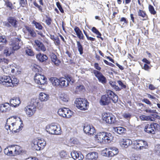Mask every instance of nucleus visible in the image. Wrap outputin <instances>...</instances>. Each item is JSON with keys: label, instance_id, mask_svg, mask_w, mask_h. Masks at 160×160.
I'll return each mask as SVG.
<instances>
[{"label": "nucleus", "instance_id": "14", "mask_svg": "<svg viewBox=\"0 0 160 160\" xmlns=\"http://www.w3.org/2000/svg\"><path fill=\"white\" fill-rule=\"evenodd\" d=\"M25 109L26 113L28 117L32 116L36 111L35 106H33V105L32 104L31 102L30 104L26 107Z\"/></svg>", "mask_w": 160, "mask_h": 160}, {"label": "nucleus", "instance_id": "2", "mask_svg": "<svg viewBox=\"0 0 160 160\" xmlns=\"http://www.w3.org/2000/svg\"><path fill=\"white\" fill-rule=\"evenodd\" d=\"M18 81L17 78H13L12 80L9 76H5L0 77V83L6 87L13 86L14 84H17Z\"/></svg>", "mask_w": 160, "mask_h": 160}, {"label": "nucleus", "instance_id": "31", "mask_svg": "<svg viewBox=\"0 0 160 160\" xmlns=\"http://www.w3.org/2000/svg\"><path fill=\"white\" fill-rule=\"evenodd\" d=\"M63 108L65 109V112H64L65 113L64 118H69L73 114V112L68 109H67L65 107Z\"/></svg>", "mask_w": 160, "mask_h": 160}, {"label": "nucleus", "instance_id": "44", "mask_svg": "<svg viewBox=\"0 0 160 160\" xmlns=\"http://www.w3.org/2000/svg\"><path fill=\"white\" fill-rule=\"evenodd\" d=\"M85 89L83 85H79L76 87L75 91V93H78V92L83 91Z\"/></svg>", "mask_w": 160, "mask_h": 160}, {"label": "nucleus", "instance_id": "1", "mask_svg": "<svg viewBox=\"0 0 160 160\" xmlns=\"http://www.w3.org/2000/svg\"><path fill=\"white\" fill-rule=\"evenodd\" d=\"M22 149L18 145H12L9 146L4 150V153L9 155L15 156L20 154L22 152Z\"/></svg>", "mask_w": 160, "mask_h": 160}, {"label": "nucleus", "instance_id": "6", "mask_svg": "<svg viewBox=\"0 0 160 160\" xmlns=\"http://www.w3.org/2000/svg\"><path fill=\"white\" fill-rule=\"evenodd\" d=\"M102 116L103 120L107 123L113 124L116 122L115 117L112 113L104 112L102 113Z\"/></svg>", "mask_w": 160, "mask_h": 160}, {"label": "nucleus", "instance_id": "11", "mask_svg": "<svg viewBox=\"0 0 160 160\" xmlns=\"http://www.w3.org/2000/svg\"><path fill=\"white\" fill-rule=\"evenodd\" d=\"M88 104V101H75L74 102V105L81 110L87 109Z\"/></svg>", "mask_w": 160, "mask_h": 160}, {"label": "nucleus", "instance_id": "60", "mask_svg": "<svg viewBox=\"0 0 160 160\" xmlns=\"http://www.w3.org/2000/svg\"><path fill=\"white\" fill-rule=\"evenodd\" d=\"M51 18L50 17H47L46 19L45 22L49 26L51 24Z\"/></svg>", "mask_w": 160, "mask_h": 160}, {"label": "nucleus", "instance_id": "56", "mask_svg": "<svg viewBox=\"0 0 160 160\" xmlns=\"http://www.w3.org/2000/svg\"><path fill=\"white\" fill-rule=\"evenodd\" d=\"M148 116L145 115H141L139 116V118L142 121H147Z\"/></svg>", "mask_w": 160, "mask_h": 160}, {"label": "nucleus", "instance_id": "25", "mask_svg": "<svg viewBox=\"0 0 160 160\" xmlns=\"http://www.w3.org/2000/svg\"><path fill=\"white\" fill-rule=\"evenodd\" d=\"M50 56L51 60L55 65L58 66L60 63V60L57 58V56L54 53H52Z\"/></svg>", "mask_w": 160, "mask_h": 160}, {"label": "nucleus", "instance_id": "21", "mask_svg": "<svg viewBox=\"0 0 160 160\" xmlns=\"http://www.w3.org/2000/svg\"><path fill=\"white\" fill-rule=\"evenodd\" d=\"M71 154L72 158L75 160H82L83 158V155L81 153L76 151L72 152Z\"/></svg>", "mask_w": 160, "mask_h": 160}, {"label": "nucleus", "instance_id": "27", "mask_svg": "<svg viewBox=\"0 0 160 160\" xmlns=\"http://www.w3.org/2000/svg\"><path fill=\"white\" fill-rule=\"evenodd\" d=\"M74 30L76 32V34L78 38L82 39H84V36L82 31L80 30L79 28L77 27H75L74 28Z\"/></svg>", "mask_w": 160, "mask_h": 160}, {"label": "nucleus", "instance_id": "62", "mask_svg": "<svg viewBox=\"0 0 160 160\" xmlns=\"http://www.w3.org/2000/svg\"><path fill=\"white\" fill-rule=\"evenodd\" d=\"M94 66L98 70L100 71L101 69V68L99 66L98 64L97 63H95L94 64Z\"/></svg>", "mask_w": 160, "mask_h": 160}, {"label": "nucleus", "instance_id": "59", "mask_svg": "<svg viewBox=\"0 0 160 160\" xmlns=\"http://www.w3.org/2000/svg\"><path fill=\"white\" fill-rule=\"evenodd\" d=\"M65 78H66V82H67V85H68L69 83L71 80V77L69 76H68L67 77H66Z\"/></svg>", "mask_w": 160, "mask_h": 160}, {"label": "nucleus", "instance_id": "41", "mask_svg": "<svg viewBox=\"0 0 160 160\" xmlns=\"http://www.w3.org/2000/svg\"><path fill=\"white\" fill-rule=\"evenodd\" d=\"M109 84L111 86L114 88L116 91H119L121 90V89L119 88L118 86L116 85L115 82L110 81Z\"/></svg>", "mask_w": 160, "mask_h": 160}, {"label": "nucleus", "instance_id": "54", "mask_svg": "<svg viewBox=\"0 0 160 160\" xmlns=\"http://www.w3.org/2000/svg\"><path fill=\"white\" fill-rule=\"evenodd\" d=\"M110 102L109 101H100L99 103L102 105H108Z\"/></svg>", "mask_w": 160, "mask_h": 160}, {"label": "nucleus", "instance_id": "5", "mask_svg": "<svg viewBox=\"0 0 160 160\" xmlns=\"http://www.w3.org/2000/svg\"><path fill=\"white\" fill-rule=\"evenodd\" d=\"M46 145V142L43 139H35L33 140L32 144V147L36 150L43 149Z\"/></svg>", "mask_w": 160, "mask_h": 160}, {"label": "nucleus", "instance_id": "42", "mask_svg": "<svg viewBox=\"0 0 160 160\" xmlns=\"http://www.w3.org/2000/svg\"><path fill=\"white\" fill-rule=\"evenodd\" d=\"M11 48H6L4 50V53L6 56H9L13 52Z\"/></svg>", "mask_w": 160, "mask_h": 160}, {"label": "nucleus", "instance_id": "35", "mask_svg": "<svg viewBox=\"0 0 160 160\" xmlns=\"http://www.w3.org/2000/svg\"><path fill=\"white\" fill-rule=\"evenodd\" d=\"M25 52L26 54L28 56H33L34 55V53L32 50L30 48L27 47L26 48Z\"/></svg>", "mask_w": 160, "mask_h": 160}, {"label": "nucleus", "instance_id": "28", "mask_svg": "<svg viewBox=\"0 0 160 160\" xmlns=\"http://www.w3.org/2000/svg\"><path fill=\"white\" fill-rule=\"evenodd\" d=\"M27 31L28 32V34L32 37H35L36 36V33L32 28L29 27L27 26L26 27Z\"/></svg>", "mask_w": 160, "mask_h": 160}, {"label": "nucleus", "instance_id": "46", "mask_svg": "<svg viewBox=\"0 0 160 160\" xmlns=\"http://www.w3.org/2000/svg\"><path fill=\"white\" fill-rule=\"evenodd\" d=\"M148 9L150 12L152 14H155L156 12L155 10L153 7L151 5H149L148 6Z\"/></svg>", "mask_w": 160, "mask_h": 160}, {"label": "nucleus", "instance_id": "8", "mask_svg": "<svg viewBox=\"0 0 160 160\" xmlns=\"http://www.w3.org/2000/svg\"><path fill=\"white\" fill-rule=\"evenodd\" d=\"M8 22H3L4 25L8 27H12L14 28H17L18 27V22L16 18L13 17H9L7 18Z\"/></svg>", "mask_w": 160, "mask_h": 160}, {"label": "nucleus", "instance_id": "9", "mask_svg": "<svg viewBox=\"0 0 160 160\" xmlns=\"http://www.w3.org/2000/svg\"><path fill=\"white\" fill-rule=\"evenodd\" d=\"M47 78L44 75H41L39 73H36L34 77L35 82L37 84L44 85L47 82Z\"/></svg>", "mask_w": 160, "mask_h": 160}, {"label": "nucleus", "instance_id": "24", "mask_svg": "<svg viewBox=\"0 0 160 160\" xmlns=\"http://www.w3.org/2000/svg\"><path fill=\"white\" fill-rule=\"evenodd\" d=\"M104 143H109L113 139V137L112 134L110 133L104 132Z\"/></svg>", "mask_w": 160, "mask_h": 160}, {"label": "nucleus", "instance_id": "37", "mask_svg": "<svg viewBox=\"0 0 160 160\" xmlns=\"http://www.w3.org/2000/svg\"><path fill=\"white\" fill-rule=\"evenodd\" d=\"M59 83L60 85L62 87H67L68 85H67V82H66V78H61L59 79Z\"/></svg>", "mask_w": 160, "mask_h": 160}, {"label": "nucleus", "instance_id": "38", "mask_svg": "<svg viewBox=\"0 0 160 160\" xmlns=\"http://www.w3.org/2000/svg\"><path fill=\"white\" fill-rule=\"evenodd\" d=\"M20 103V101H10V107L12 106L14 107H17L19 105Z\"/></svg>", "mask_w": 160, "mask_h": 160}, {"label": "nucleus", "instance_id": "10", "mask_svg": "<svg viewBox=\"0 0 160 160\" xmlns=\"http://www.w3.org/2000/svg\"><path fill=\"white\" fill-rule=\"evenodd\" d=\"M22 44L20 38H15L11 44L12 49L13 51L17 50L20 48Z\"/></svg>", "mask_w": 160, "mask_h": 160}, {"label": "nucleus", "instance_id": "48", "mask_svg": "<svg viewBox=\"0 0 160 160\" xmlns=\"http://www.w3.org/2000/svg\"><path fill=\"white\" fill-rule=\"evenodd\" d=\"M155 149L156 154L160 155V144L156 145L155 146Z\"/></svg>", "mask_w": 160, "mask_h": 160}, {"label": "nucleus", "instance_id": "18", "mask_svg": "<svg viewBox=\"0 0 160 160\" xmlns=\"http://www.w3.org/2000/svg\"><path fill=\"white\" fill-rule=\"evenodd\" d=\"M10 103L8 102L0 104V113H4L9 111L10 110Z\"/></svg>", "mask_w": 160, "mask_h": 160}, {"label": "nucleus", "instance_id": "20", "mask_svg": "<svg viewBox=\"0 0 160 160\" xmlns=\"http://www.w3.org/2000/svg\"><path fill=\"white\" fill-rule=\"evenodd\" d=\"M108 153L107 155H108L109 157H112L117 154L118 152V149L115 147L110 148L108 149Z\"/></svg>", "mask_w": 160, "mask_h": 160}, {"label": "nucleus", "instance_id": "34", "mask_svg": "<svg viewBox=\"0 0 160 160\" xmlns=\"http://www.w3.org/2000/svg\"><path fill=\"white\" fill-rule=\"evenodd\" d=\"M32 24L34 25L36 29L39 30H42L43 28L40 23L37 22L34 20L32 21Z\"/></svg>", "mask_w": 160, "mask_h": 160}, {"label": "nucleus", "instance_id": "47", "mask_svg": "<svg viewBox=\"0 0 160 160\" xmlns=\"http://www.w3.org/2000/svg\"><path fill=\"white\" fill-rule=\"evenodd\" d=\"M122 116L124 118L129 120L131 117V115L129 112H125L123 114Z\"/></svg>", "mask_w": 160, "mask_h": 160}, {"label": "nucleus", "instance_id": "50", "mask_svg": "<svg viewBox=\"0 0 160 160\" xmlns=\"http://www.w3.org/2000/svg\"><path fill=\"white\" fill-rule=\"evenodd\" d=\"M7 40L5 36H0V42L3 43V44H6Z\"/></svg>", "mask_w": 160, "mask_h": 160}, {"label": "nucleus", "instance_id": "64", "mask_svg": "<svg viewBox=\"0 0 160 160\" xmlns=\"http://www.w3.org/2000/svg\"><path fill=\"white\" fill-rule=\"evenodd\" d=\"M148 88L151 90H153L156 89V88L152 84H149Z\"/></svg>", "mask_w": 160, "mask_h": 160}, {"label": "nucleus", "instance_id": "57", "mask_svg": "<svg viewBox=\"0 0 160 160\" xmlns=\"http://www.w3.org/2000/svg\"><path fill=\"white\" fill-rule=\"evenodd\" d=\"M145 111L149 113H158V112H156V110H152L150 109H146Z\"/></svg>", "mask_w": 160, "mask_h": 160}, {"label": "nucleus", "instance_id": "49", "mask_svg": "<svg viewBox=\"0 0 160 160\" xmlns=\"http://www.w3.org/2000/svg\"><path fill=\"white\" fill-rule=\"evenodd\" d=\"M138 15L139 16H141L142 18H144L146 16V14L145 12L141 10H139L138 11Z\"/></svg>", "mask_w": 160, "mask_h": 160}, {"label": "nucleus", "instance_id": "22", "mask_svg": "<svg viewBox=\"0 0 160 160\" xmlns=\"http://www.w3.org/2000/svg\"><path fill=\"white\" fill-rule=\"evenodd\" d=\"M104 132H99L95 135V140L99 143H104Z\"/></svg>", "mask_w": 160, "mask_h": 160}, {"label": "nucleus", "instance_id": "32", "mask_svg": "<svg viewBox=\"0 0 160 160\" xmlns=\"http://www.w3.org/2000/svg\"><path fill=\"white\" fill-rule=\"evenodd\" d=\"M18 118V117L17 116H13L12 117L10 118H9L8 119V120L7 121V122L6 124L5 125V127L6 129L8 130V129L10 130V128L11 127V126L10 125V123H9V120H12L14 119H15L17 118Z\"/></svg>", "mask_w": 160, "mask_h": 160}, {"label": "nucleus", "instance_id": "3", "mask_svg": "<svg viewBox=\"0 0 160 160\" xmlns=\"http://www.w3.org/2000/svg\"><path fill=\"white\" fill-rule=\"evenodd\" d=\"M156 130L160 131V126L155 122L147 124L144 128V131L149 134H154Z\"/></svg>", "mask_w": 160, "mask_h": 160}, {"label": "nucleus", "instance_id": "61", "mask_svg": "<svg viewBox=\"0 0 160 160\" xmlns=\"http://www.w3.org/2000/svg\"><path fill=\"white\" fill-rule=\"evenodd\" d=\"M9 61L8 59L4 58H0V62H4L5 63L8 64L9 62Z\"/></svg>", "mask_w": 160, "mask_h": 160}, {"label": "nucleus", "instance_id": "15", "mask_svg": "<svg viewBox=\"0 0 160 160\" xmlns=\"http://www.w3.org/2000/svg\"><path fill=\"white\" fill-rule=\"evenodd\" d=\"M35 46L37 51L44 52L46 50V48L42 42L38 40H35L34 41Z\"/></svg>", "mask_w": 160, "mask_h": 160}, {"label": "nucleus", "instance_id": "30", "mask_svg": "<svg viewBox=\"0 0 160 160\" xmlns=\"http://www.w3.org/2000/svg\"><path fill=\"white\" fill-rule=\"evenodd\" d=\"M49 80L53 86H57L59 85L60 84L59 83V79H58L56 78L51 77L50 78Z\"/></svg>", "mask_w": 160, "mask_h": 160}, {"label": "nucleus", "instance_id": "58", "mask_svg": "<svg viewBox=\"0 0 160 160\" xmlns=\"http://www.w3.org/2000/svg\"><path fill=\"white\" fill-rule=\"evenodd\" d=\"M5 5L7 7L11 9L12 8V5L11 3L8 1H7L5 2Z\"/></svg>", "mask_w": 160, "mask_h": 160}, {"label": "nucleus", "instance_id": "45", "mask_svg": "<svg viewBox=\"0 0 160 160\" xmlns=\"http://www.w3.org/2000/svg\"><path fill=\"white\" fill-rule=\"evenodd\" d=\"M64 112H65V110H64L63 108H61L58 110V113L60 116L64 118L65 113Z\"/></svg>", "mask_w": 160, "mask_h": 160}, {"label": "nucleus", "instance_id": "52", "mask_svg": "<svg viewBox=\"0 0 160 160\" xmlns=\"http://www.w3.org/2000/svg\"><path fill=\"white\" fill-rule=\"evenodd\" d=\"M117 82L118 85L121 87V89L122 88H126V86L124 84L122 81L121 80H118L117 81Z\"/></svg>", "mask_w": 160, "mask_h": 160}, {"label": "nucleus", "instance_id": "33", "mask_svg": "<svg viewBox=\"0 0 160 160\" xmlns=\"http://www.w3.org/2000/svg\"><path fill=\"white\" fill-rule=\"evenodd\" d=\"M39 100H48L49 99V96L45 93L41 92L39 94Z\"/></svg>", "mask_w": 160, "mask_h": 160}, {"label": "nucleus", "instance_id": "39", "mask_svg": "<svg viewBox=\"0 0 160 160\" xmlns=\"http://www.w3.org/2000/svg\"><path fill=\"white\" fill-rule=\"evenodd\" d=\"M92 30L93 32L97 35V37L98 38H100L102 40L103 39L101 37V33L96 28L94 27H92Z\"/></svg>", "mask_w": 160, "mask_h": 160}, {"label": "nucleus", "instance_id": "12", "mask_svg": "<svg viewBox=\"0 0 160 160\" xmlns=\"http://www.w3.org/2000/svg\"><path fill=\"white\" fill-rule=\"evenodd\" d=\"M19 120L15 122H12L11 123V125L13 127L12 129V131L14 132H18L20 131V129L22 127L21 124H22V122L21 120L18 118Z\"/></svg>", "mask_w": 160, "mask_h": 160}, {"label": "nucleus", "instance_id": "7", "mask_svg": "<svg viewBox=\"0 0 160 160\" xmlns=\"http://www.w3.org/2000/svg\"><path fill=\"white\" fill-rule=\"evenodd\" d=\"M46 129L47 132L52 134L58 135L61 132L60 128H58L56 125L53 123L47 125Z\"/></svg>", "mask_w": 160, "mask_h": 160}, {"label": "nucleus", "instance_id": "63", "mask_svg": "<svg viewBox=\"0 0 160 160\" xmlns=\"http://www.w3.org/2000/svg\"><path fill=\"white\" fill-rule=\"evenodd\" d=\"M56 44L58 45L60 44V42L59 38L58 37H56L55 39L54 40Z\"/></svg>", "mask_w": 160, "mask_h": 160}, {"label": "nucleus", "instance_id": "13", "mask_svg": "<svg viewBox=\"0 0 160 160\" xmlns=\"http://www.w3.org/2000/svg\"><path fill=\"white\" fill-rule=\"evenodd\" d=\"M93 72L100 82H101L103 84L106 83L107 79L106 78L100 71L94 70L93 71Z\"/></svg>", "mask_w": 160, "mask_h": 160}, {"label": "nucleus", "instance_id": "40", "mask_svg": "<svg viewBox=\"0 0 160 160\" xmlns=\"http://www.w3.org/2000/svg\"><path fill=\"white\" fill-rule=\"evenodd\" d=\"M60 156L61 158L67 159H68L69 156L67 152L64 151H62L60 153Z\"/></svg>", "mask_w": 160, "mask_h": 160}, {"label": "nucleus", "instance_id": "26", "mask_svg": "<svg viewBox=\"0 0 160 160\" xmlns=\"http://www.w3.org/2000/svg\"><path fill=\"white\" fill-rule=\"evenodd\" d=\"M31 101L32 102V104L33 106H35V108H36V107L39 109H40L42 108L43 106V104L42 103V101Z\"/></svg>", "mask_w": 160, "mask_h": 160}, {"label": "nucleus", "instance_id": "17", "mask_svg": "<svg viewBox=\"0 0 160 160\" xmlns=\"http://www.w3.org/2000/svg\"><path fill=\"white\" fill-rule=\"evenodd\" d=\"M133 142L129 139H122L119 141L120 146L123 148H127L130 146Z\"/></svg>", "mask_w": 160, "mask_h": 160}, {"label": "nucleus", "instance_id": "19", "mask_svg": "<svg viewBox=\"0 0 160 160\" xmlns=\"http://www.w3.org/2000/svg\"><path fill=\"white\" fill-rule=\"evenodd\" d=\"M98 157L97 152H93L88 153L86 156V160H96Z\"/></svg>", "mask_w": 160, "mask_h": 160}, {"label": "nucleus", "instance_id": "51", "mask_svg": "<svg viewBox=\"0 0 160 160\" xmlns=\"http://www.w3.org/2000/svg\"><path fill=\"white\" fill-rule=\"evenodd\" d=\"M19 4L22 7H24L27 4V0H18Z\"/></svg>", "mask_w": 160, "mask_h": 160}, {"label": "nucleus", "instance_id": "4", "mask_svg": "<svg viewBox=\"0 0 160 160\" xmlns=\"http://www.w3.org/2000/svg\"><path fill=\"white\" fill-rule=\"evenodd\" d=\"M132 145L133 148L138 151L147 149L148 147V144L147 142L141 139L133 141Z\"/></svg>", "mask_w": 160, "mask_h": 160}, {"label": "nucleus", "instance_id": "55", "mask_svg": "<svg viewBox=\"0 0 160 160\" xmlns=\"http://www.w3.org/2000/svg\"><path fill=\"white\" fill-rule=\"evenodd\" d=\"M56 5L61 12L62 13H63L64 12V11L62 7V6L61 5L60 3L59 2H57L56 3Z\"/></svg>", "mask_w": 160, "mask_h": 160}, {"label": "nucleus", "instance_id": "29", "mask_svg": "<svg viewBox=\"0 0 160 160\" xmlns=\"http://www.w3.org/2000/svg\"><path fill=\"white\" fill-rule=\"evenodd\" d=\"M113 129L115 132L119 134L124 133L125 130V128L121 127L114 128Z\"/></svg>", "mask_w": 160, "mask_h": 160}, {"label": "nucleus", "instance_id": "36", "mask_svg": "<svg viewBox=\"0 0 160 160\" xmlns=\"http://www.w3.org/2000/svg\"><path fill=\"white\" fill-rule=\"evenodd\" d=\"M77 44L78 50L80 54L82 55L83 53V48L82 45L80 42L78 41H77Z\"/></svg>", "mask_w": 160, "mask_h": 160}, {"label": "nucleus", "instance_id": "53", "mask_svg": "<svg viewBox=\"0 0 160 160\" xmlns=\"http://www.w3.org/2000/svg\"><path fill=\"white\" fill-rule=\"evenodd\" d=\"M32 70L35 72H39L40 71H41V68L39 66L35 65V66H34Z\"/></svg>", "mask_w": 160, "mask_h": 160}, {"label": "nucleus", "instance_id": "23", "mask_svg": "<svg viewBox=\"0 0 160 160\" xmlns=\"http://www.w3.org/2000/svg\"><path fill=\"white\" fill-rule=\"evenodd\" d=\"M36 58L41 62H43L46 61L48 58L46 55L44 54H42L41 53L37 54Z\"/></svg>", "mask_w": 160, "mask_h": 160}, {"label": "nucleus", "instance_id": "16", "mask_svg": "<svg viewBox=\"0 0 160 160\" xmlns=\"http://www.w3.org/2000/svg\"><path fill=\"white\" fill-rule=\"evenodd\" d=\"M83 130L85 133L89 134H92L95 132L94 127L87 124H84Z\"/></svg>", "mask_w": 160, "mask_h": 160}, {"label": "nucleus", "instance_id": "43", "mask_svg": "<svg viewBox=\"0 0 160 160\" xmlns=\"http://www.w3.org/2000/svg\"><path fill=\"white\" fill-rule=\"evenodd\" d=\"M68 99L67 95L61 93L58 94V96L57 98L58 100H67Z\"/></svg>", "mask_w": 160, "mask_h": 160}]
</instances>
